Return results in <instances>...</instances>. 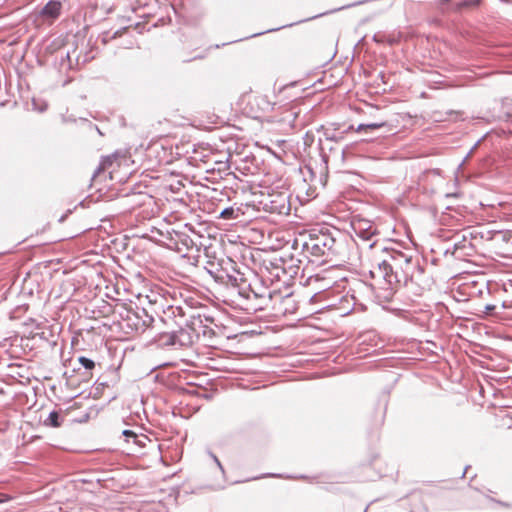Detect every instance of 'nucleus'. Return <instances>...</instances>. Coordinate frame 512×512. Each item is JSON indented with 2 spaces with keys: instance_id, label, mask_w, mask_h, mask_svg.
Segmentation results:
<instances>
[{
  "instance_id": "obj_10",
  "label": "nucleus",
  "mask_w": 512,
  "mask_h": 512,
  "mask_svg": "<svg viewBox=\"0 0 512 512\" xmlns=\"http://www.w3.org/2000/svg\"><path fill=\"white\" fill-rule=\"evenodd\" d=\"M58 419H59V414L56 411H53L49 414L46 424H48L52 427H59L60 423H59Z\"/></svg>"
},
{
  "instance_id": "obj_4",
  "label": "nucleus",
  "mask_w": 512,
  "mask_h": 512,
  "mask_svg": "<svg viewBox=\"0 0 512 512\" xmlns=\"http://www.w3.org/2000/svg\"><path fill=\"white\" fill-rule=\"evenodd\" d=\"M329 239L325 236L311 237L308 242L305 243V248L316 257L324 256L331 250V245L327 242Z\"/></svg>"
},
{
  "instance_id": "obj_5",
  "label": "nucleus",
  "mask_w": 512,
  "mask_h": 512,
  "mask_svg": "<svg viewBox=\"0 0 512 512\" xmlns=\"http://www.w3.org/2000/svg\"><path fill=\"white\" fill-rule=\"evenodd\" d=\"M272 309L276 315L287 316L296 313L298 305L292 295H287L280 298L278 302H275Z\"/></svg>"
},
{
  "instance_id": "obj_12",
  "label": "nucleus",
  "mask_w": 512,
  "mask_h": 512,
  "mask_svg": "<svg viewBox=\"0 0 512 512\" xmlns=\"http://www.w3.org/2000/svg\"><path fill=\"white\" fill-rule=\"evenodd\" d=\"M168 339L165 340V344H169V345H173L175 344V338L176 336L174 334H171V335H167Z\"/></svg>"
},
{
  "instance_id": "obj_13",
  "label": "nucleus",
  "mask_w": 512,
  "mask_h": 512,
  "mask_svg": "<svg viewBox=\"0 0 512 512\" xmlns=\"http://www.w3.org/2000/svg\"><path fill=\"white\" fill-rule=\"evenodd\" d=\"M12 497L7 495V494H4V493H0V503H4V502H7L9 500H11Z\"/></svg>"
},
{
  "instance_id": "obj_9",
  "label": "nucleus",
  "mask_w": 512,
  "mask_h": 512,
  "mask_svg": "<svg viewBox=\"0 0 512 512\" xmlns=\"http://www.w3.org/2000/svg\"><path fill=\"white\" fill-rule=\"evenodd\" d=\"M384 126V123L383 122H375V123H370V124H360L358 126V128L356 129L357 132H366L368 130H375V129H379L381 127Z\"/></svg>"
},
{
  "instance_id": "obj_11",
  "label": "nucleus",
  "mask_w": 512,
  "mask_h": 512,
  "mask_svg": "<svg viewBox=\"0 0 512 512\" xmlns=\"http://www.w3.org/2000/svg\"><path fill=\"white\" fill-rule=\"evenodd\" d=\"M234 213L235 211L233 208H226L221 212L220 217L223 219H232L234 218Z\"/></svg>"
},
{
  "instance_id": "obj_1",
  "label": "nucleus",
  "mask_w": 512,
  "mask_h": 512,
  "mask_svg": "<svg viewBox=\"0 0 512 512\" xmlns=\"http://www.w3.org/2000/svg\"><path fill=\"white\" fill-rule=\"evenodd\" d=\"M274 104L268 94L253 91L243 93L237 102L241 111L254 119L261 118L264 114L272 111Z\"/></svg>"
},
{
  "instance_id": "obj_15",
  "label": "nucleus",
  "mask_w": 512,
  "mask_h": 512,
  "mask_svg": "<svg viewBox=\"0 0 512 512\" xmlns=\"http://www.w3.org/2000/svg\"><path fill=\"white\" fill-rule=\"evenodd\" d=\"M123 435H125L126 437H132V438H136L137 435L131 431V430H125L123 431Z\"/></svg>"
},
{
  "instance_id": "obj_3",
  "label": "nucleus",
  "mask_w": 512,
  "mask_h": 512,
  "mask_svg": "<svg viewBox=\"0 0 512 512\" xmlns=\"http://www.w3.org/2000/svg\"><path fill=\"white\" fill-rule=\"evenodd\" d=\"M145 157L152 165L169 164L173 160L172 145L165 138L155 139L147 145Z\"/></svg>"
},
{
  "instance_id": "obj_14",
  "label": "nucleus",
  "mask_w": 512,
  "mask_h": 512,
  "mask_svg": "<svg viewBox=\"0 0 512 512\" xmlns=\"http://www.w3.org/2000/svg\"><path fill=\"white\" fill-rule=\"evenodd\" d=\"M280 198H281L282 204L280 205V207L277 210L278 213H282V210L285 208V203H286V197H284L283 195H280Z\"/></svg>"
},
{
  "instance_id": "obj_7",
  "label": "nucleus",
  "mask_w": 512,
  "mask_h": 512,
  "mask_svg": "<svg viewBox=\"0 0 512 512\" xmlns=\"http://www.w3.org/2000/svg\"><path fill=\"white\" fill-rule=\"evenodd\" d=\"M61 11V3L58 1H50L41 11V15L47 19L54 20L59 17Z\"/></svg>"
},
{
  "instance_id": "obj_8",
  "label": "nucleus",
  "mask_w": 512,
  "mask_h": 512,
  "mask_svg": "<svg viewBox=\"0 0 512 512\" xmlns=\"http://www.w3.org/2000/svg\"><path fill=\"white\" fill-rule=\"evenodd\" d=\"M79 363L85 368V373L83 374L86 381H89L93 377L92 370L95 368V362L89 358L81 356L78 358Z\"/></svg>"
},
{
  "instance_id": "obj_6",
  "label": "nucleus",
  "mask_w": 512,
  "mask_h": 512,
  "mask_svg": "<svg viewBox=\"0 0 512 512\" xmlns=\"http://www.w3.org/2000/svg\"><path fill=\"white\" fill-rule=\"evenodd\" d=\"M352 228L357 236L363 240H370L376 233L373 224L365 219H354L352 221Z\"/></svg>"
},
{
  "instance_id": "obj_2",
  "label": "nucleus",
  "mask_w": 512,
  "mask_h": 512,
  "mask_svg": "<svg viewBox=\"0 0 512 512\" xmlns=\"http://www.w3.org/2000/svg\"><path fill=\"white\" fill-rule=\"evenodd\" d=\"M101 169L107 172L111 180L118 183L126 182L135 172L134 161L126 154H113L101 162Z\"/></svg>"
}]
</instances>
